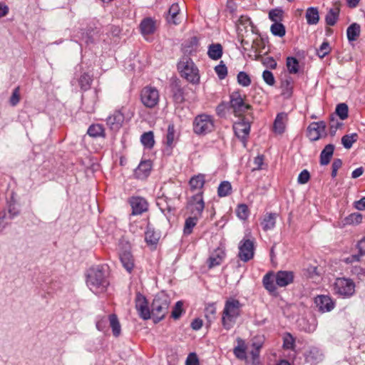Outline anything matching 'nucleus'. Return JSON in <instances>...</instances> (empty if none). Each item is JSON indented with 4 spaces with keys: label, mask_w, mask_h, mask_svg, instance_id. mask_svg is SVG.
I'll return each instance as SVG.
<instances>
[{
    "label": "nucleus",
    "mask_w": 365,
    "mask_h": 365,
    "mask_svg": "<svg viewBox=\"0 0 365 365\" xmlns=\"http://www.w3.org/2000/svg\"><path fill=\"white\" fill-rule=\"evenodd\" d=\"M237 214L240 219L245 220L249 215L247 206L245 204L239 205L237 209Z\"/></svg>",
    "instance_id": "nucleus-63"
},
{
    "label": "nucleus",
    "mask_w": 365,
    "mask_h": 365,
    "mask_svg": "<svg viewBox=\"0 0 365 365\" xmlns=\"http://www.w3.org/2000/svg\"><path fill=\"white\" fill-rule=\"evenodd\" d=\"M237 342L238 344L234 348L233 353L237 359L245 360L247 364V355L246 353L247 346L245 342L241 339H238Z\"/></svg>",
    "instance_id": "nucleus-29"
},
{
    "label": "nucleus",
    "mask_w": 365,
    "mask_h": 365,
    "mask_svg": "<svg viewBox=\"0 0 365 365\" xmlns=\"http://www.w3.org/2000/svg\"><path fill=\"white\" fill-rule=\"evenodd\" d=\"M205 184V175L202 173L192 176L189 180L190 189L192 192L204 191Z\"/></svg>",
    "instance_id": "nucleus-19"
},
{
    "label": "nucleus",
    "mask_w": 365,
    "mask_h": 365,
    "mask_svg": "<svg viewBox=\"0 0 365 365\" xmlns=\"http://www.w3.org/2000/svg\"><path fill=\"white\" fill-rule=\"evenodd\" d=\"M304 356L306 361L310 364L319 363L324 357L322 351L317 347H312L305 353Z\"/></svg>",
    "instance_id": "nucleus-24"
},
{
    "label": "nucleus",
    "mask_w": 365,
    "mask_h": 365,
    "mask_svg": "<svg viewBox=\"0 0 365 365\" xmlns=\"http://www.w3.org/2000/svg\"><path fill=\"white\" fill-rule=\"evenodd\" d=\"M262 78L264 82L269 86H273L275 83V79L273 73L268 70L263 71Z\"/></svg>",
    "instance_id": "nucleus-64"
},
{
    "label": "nucleus",
    "mask_w": 365,
    "mask_h": 365,
    "mask_svg": "<svg viewBox=\"0 0 365 365\" xmlns=\"http://www.w3.org/2000/svg\"><path fill=\"white\" fill-rule=\"evenodd\" d=\"M362 221V215L358 212L351 213L345 218L346 224H359Z\"/></svg>",
    "instance_id": "nucleus-59"
},
{
    "label": "nucleus",
    "mask_w": 365,
    "mask_h": 365,
    "mask_svg": "<svg viewBox=\"0 0 365 365\" xmlns=\"http://www.w3.org/2000/svg\"><path fill=\"white\" fill-rule=\"evenodd\" d=\"M92 81L91 76L88 73H83L78 79V83L82 90L87 91L91 88Z\"/></svg>",
    "instance_id": "nucleus-47"
},
{
    "label": "nucleus",
    "mask_w": 365,
    "mask_h": 365,
    "mask_svg": "<svg viewBox=\"0 0 365 365\" xmlns=\"http://www.w3.org/2000/svg\"><path fill=\"white\" fill-rule=\"evenodd\" d=\"M183 303L182 301H178L175 303L173 309L171 312V317L174 319H178L182 313Z\"/></svg>",
    "instance_id": "nucleus-61"
},
{
    "label": "nucleus",
    "mask_w": 365,
    "mask_h": 365,
    "mask_svg": "<svg viewBox=\"0 0 365 365\" xmlns=\"http://www.w3.org/2000/svg\"><path fill=\"white\" fill-rule=\"evenodd\" d=\"M237 257L244 262L252 259L255 255L254 242L250 239H243L239 243Z\"/></svg>",
    "instance_id": "nucleus-9"
},
{
    "label": "nucleus",
    "mask_w": 365,
    "mask_h": 365,
    "mask_svg": "<svg viewBox=\"0 0 365 365\" xmlns=\"http://www.w3.org/2000/svg\"><path fill=\"white\" fill-rule=\"evenodd\" d=\"M110 327L112 329L113 335L115 337L120 336L121 332V327L118 319V317L115 314H110L108 317Z\"/></svg>",
    "instance_id": "nucleus-37"
},
{
    "label": "nucleus",
    "mask_w": 365,
    "mask_h": 365,
    "mask_svg": "<svg viewBox=\"0 0 365 365\" xmlns=\"http://www.w3.org/2000/svg\"><path fill=\"white\" fill-rule=\"evenodd\" d=\"M180 8L177 3L173 4L169 10H168V21L173 22L174 24H178V22L175 21V18L179 14Z\"/></svg>",
    "instance_id": "nucleus-56"
},
{
    "label": "nucleus",
    "mask_w": 365,
    "mask_h": 365,
    "mask_svg": "<svg viewBox=\"0 0 365 365\" xmlns=\"http://www.w3.org/2000/svg\"><path fill=\"white\" fill-rule=\"evenodd\" d=\"M158 235L150 227L148 224L145 232V240L150 245H155L158 241Z\"/></svg>",
    "instance_id": "nucleus-45"
},
{
    "label": "nucleus",
    "mask_w": 365,
    "mask_h": 365,
    "mask_svg": "<svg viewBox=\"0 0 365 365\" xmlns=\"http://www.w3.org/2000/svg\"><path fill=\"white\" fill-rule=\"evenodd\" d=\"M204 191L197 192L188 200V205L192 207V212L200 217L205 208L203 200Z\"/></svg>",
    "instance_id": "nucleus-14"
},
{
    "label": "nucleus",
    "mask_w": 365,
    "mask_h": 365,
    "mask_svg": "<svg viewBox=\"0 0 365 365\" xmlns=\"http://www.w3.org/2000/svg\"><path fill=\"white\" fill-rule=\"evenodd\" d=\"M339 12L340 9L339 7L329 9L325 16V22L327 25L329 26H334L339 19Z\"/></svg>",
    "instance_id": "nucleus-32"
},
{
    "label": "nucleus",
    "mask_w": 365,
    "mask_h": 365,
    "mask_svg": "<svg viewBox=\"0 0 365 365\" xmlns=\"http://www.w3.org/2000/svg\"><path fill=\"white\" fill-rule=\"evenodd\" d=\"M175 138L176 131L175 128V125L173 123H170L168 126V131L165 141V144L166 145V146L172 149L175 145Z\"/></svg>",
    "instance_id": "nucleus-35"
},
{
    "label": "nucleus",
    "mask_w": 365,
    "mask_h": 365,
    "mask_svg": "<svg viewBox=\"0 0 365 365\" xmlns=\"http://www.w3.org/2000/svg\"><path fill=\"white\" fill-rule=\"evenodd\" d=\"M252 347V349L250 351V356H247L246 365H261L259 353L262 347V343L253 342Z\"/></svg>",
    "instance_id": "nucleus-18"
},
{
    "label": "nucleus",
    "mask_w": 365,
    "mask_h": 365,
    "mask_svg": "<svg viewBox=\"0 0 365 365\" xmlns=\"http://www.w3.org/2000/svg\"><path fill=\"white\" fill-rule=\"evenodd\" d=\"M276 217L277 215L274 213H269L264 216L262 222V228L264 231L272 230L275 227Z\"/></svg>",
    "instance_id": "nucleus-40"
},
{
    "label": "nucleus",
    "mask_w": 365,
    "mask_h": 365,
    "mask_svg": "<svg viewBox=\"0 0 365 365\" xmlns=\"http://www.w3.org/2000/svg\"><path fill=\"white\" fill-rule=\"evenodd\" d=\"M222 46L220 43H212L208 47L207 55L212 60H218L222 56Z\"/></svg>",
    "instance_id": "nucleus-34"
},
{
    "label": "nucleus",
    "mask_w": 365,
    "mask_h": 365,
    "mask_svg": "<svg viewBox=\"0 0 365 365\" xmlns=\"http://www.w3.org/2000/svg\"><path fill=\"white\" fill-rule=\"evenodd\" d=\"M215 71L218 78L221 80L225 78L227 75V68L223 61H221L219 65L215 66Z\"/></svg>",
    "instance_id": "nucleus-60"
},
{
    "label": "nucleus",
    "mask_w": 365,
    "mask_h": 365,
    "mask_svg": "<svg viewBox=\"0 0 365 365\" xmlns=\"http://www.w3.org/2000/svg\"><path fill=\"white\" fill-rule=\"evenodd\" d=\"M125 120L121 109L115 110L106 118V124L111 130L118 131L123 126Z\"/></svg>",
    "instance_id": "nucleus-13"
},
{
    "label": "nucleus",
    "mask_w": 365,
    "mask_h": 365,
    "mask_svg": "<svg viewBox=\"0 0 365 365\" xmlns=\"http://www.w3.org/2000/svg\"><path fill=\"white\" fill-rule=\"evenodd\" d=\"M232 193V185L229 181H222L217 188V195L224 197Z\"/></svg>",
    "instance_id": "nucleus-44"
},
{
    "label": "nucleus",
    "mask_w": 365,
    "mask_h": 365,
    "mask_svg": "<svg viewBox=\"0 0 365 365\" xmlns=\"http://www.w3.org/2000/svg\"><path fill=\"white\" fill-rule=\"evenodd\" d=\"M314 304L321 313L331 312L335 307L332 299L327 295H318L314 298Z\"/></svg>",
    "instance_id": "nucleus-15"
},
{
    "label": "nucleus",
    "mask_w": 365,
    "mask_h": 365,
    "mask_svg": "<svg viewBox=\"0 0 365 365\" xmlns=\"http://www.w3.org/2000/svg\"><path fill=\"white\" fill-rule=\"evenodd\" d=\"M334 151L333 144L327 145L320 153L319 163L321 165H327L330 163Z\"/></svg>",
    "instance_id": "nucleus-28"
},
{
    "label": "nucleus",
    "mask_w": 365,
    "mask_h": 365,
    "mask_svg": "<svg viewBox=\"0 0 365 365\" xmlns=\"http://www.w3.org/2000/svg\"><path fill=\"white\" fill-rule=\"evenodd\" d=\"M170 200H168V198L165 196L158 197L157 201V205L159 207L160 210L163 213H169L174 210V207L170 203Z\"/></svg>",
    "instance_id": "nucleus-39"
},
{
    "label": "nucleus",
    "mask_w": 365,
    "mask_h": 365,
    "mask_svg": "<svg viewBox=\"0 0 365 365\" xmlns=\"http://www.w3.org/2000/svg\"><path fill=\"white\" fill-rule=\"evenodd\" d=\"M355 283L349 278L339 277L336 278L334 285V293L339 297L347 299L351 297L355 293Z\"/></svg>",
    "instance_id": "nucleus-6"
},
{
    "label": "nucleus",
    "mask_w": 365,
    "mask_h": 365,
    "mask_svg": "<svg viewBox=\"0 0 365 365\" xmlns=\"http://www.w3.org/2000/svg\"><path fill=\"white\" fill-rule=\"evenodd\" d=\"M361 33V26L357 23L351 24L346 29V36L348 41H355L359 37Z\"/></svg>",
    "instance_id": "nucleus-33"
},
{
    "label": "nucleus",
    "mask_w": 365,
    "mask_h": 365,
    "mask_svg": "<svg viewBox=\"0 0 365 365\" xmlns=\"http://www.w3.org/2000/svg\"><path fill=\"white\" fill-rule=\"evenodd\" d=\"M173 98L175 103H182L185 101V88H182L180 86L176 84L173 88Z\"/></svg>",
    "instance_id": "nucleus-38"
},
{
    "label": "nucleus",
    "mask_w": 365,
    "mask_h": 365,
    "mask_svg": "<svg viewBox=\"0 0 365 365\" xmlns=\"http://www.w3.org/2000/svg\"><path fill=\"white\" fill-rule=\"evenodd\" d=\"M155 21L150 17L143 19L139 26L140 33L143 36L153 34L155 31Z\"/></svg>",
    "instance_id": "nucleus-22"
},
{
    "label": "nucleus",
    "mask_w": 365,
    "mask_h": 365,
    "mask_svg": "<svg viewBox=\"0 0 365 365\" xmlns=\"http://www.w3.org/2000/svg\"><path fill=\"white\" fill-rule=\"evenodd\" d=\"M295 347V339L290 333H286L283 336V348L293 350Z\"/></svg>",
    "instance_id": "nucleus-54"
},
{
    "label": "nucleus",
    "mask_w": 365,
    "mask_h": 365,
    "mask_svg": "<svg viewBox=\"0 0 365 365\" xmlns=\"http://www.w3.org/2000/svg\"><path fill=\"white\" fill-rule=\"evenodd\" d=\"M282 14L283 11L280 9H272L269 12V18L270 19L271 21H274V23H277L279 21L282 20Z\"/></svg>",
    "instance_id": "nucleus-62"
},
{
    "label": "nucleus",
    "mask_w": 365,
    "mask_h": 365,
    "mask_svg": "<svg viewBox=\"0 0 365 365\" xmlns=\"http://www.w3.org/2000/svg\"><path fill=\"white\" fill-rule=\"evenodd\" d=\"M322 135L323 133L316 126H313L312 123L307 127V137L311 141L318 140Z\"/></svg>",
    "instance_id": "nucleus-48"
},
{
    "label": "nucleus",
    "mask_w": 365,
    "mask_h": 365,
    "mask_svg": "<svg viewBox=\"0 0 365 365\" xmlns=\"http://www.w3.org/2000/svg\"><path fill=\"white\" fill-rule=\"evenodd\" d=\"M20 209L16 200L14 199V195H11L10 200L8 202V216L9 220L14 219L19 215Z\"/></svg>",
    "instance_id": "nucleus-36"
},
{
    "label": "nucleus",
    "mask_w": 365,
    "mask_h": 365,
    "mask_svg": "<svg viewBox=\"0 0 365 365\" xmlns=\"http://www.w3.org/2000/svg\"><path fill=\"white\" fill-rule=\"evenodd\" d=\"M170 302V297L163 292L155 296L151 304V316L154 323H158L165 317Z\"/></svg>",
    "instance_id": "nucleus-3"
},
{
    "label": "nucleus",
    "mask_w": 365,
    "mask_h": 365,
    "mask_svg": "<svg viewBox=\"0 0 365 365\" xmlns=\"http://www.w3.org/2000/svg\"><path fill=\"white\" fill-rule=\"evenodd\" d=\"M225 252L222 249H217L214 253L208 258V267L213 268L222 264L225 257Z\"/></svg>",
    "instance_id": "nucleus-26"
},
{
    "label": "nucleus",
    "mask_w": 365,
    "mask_h": 365,
    "mask_svg": "<svg viewBox=\"0 0 365 365\" xmlns=\"http://www.w3.org/2000/svg\"><path fill=\"white\" fill-rule=\"evenodd\" d=\"M237 82L240 85L247 87L251 84V79L247 73L240 71L237 74Z\"/></svg>",
    "instance_id": "nucleus-57"
},
{
    "label": "nucleus",
    "mask_w": 365,
    "mask_h": 365,
    "mask_svg": "<svg viewBox=\"0 0 365 365\" xmlns=\"http://www.w3.org/2000/svg\"><path fill=\"white\" fill-rule=\"evenodd\" d=\"M215 129V120L212 115L205 113L197 115L192 123V130L197 135H205Z\"/></svg>",
    "instance_id": "nucleus-5"
},
{
    "label": "nucleus",
    "mask_w": 365,
    "mask_h": 365,
    "mask_svg": "<svg viewBox=\"0 0 365 365\" xmlns=\"http://www.w3.org/2000/svg\"><path fill=\"white\" fill-rule=\"evenodd\" d=\"M287 120L288 115L286 113H278L273 124L274 132L277 134H282L285 131Z\"/></svg>",
    "instance_id": "nucleus-20"
},
{
    "label": "nucleus",
    "mask_w": 365,
    "mask_h": 365,
    "mask_svg": "<svg viewBox=\"0 0 365 365\" xmlns=\"http://www.w3.org/2000/svg\"><path fill=\"white\" fill-rule=\"evenodd\" d=\"M270 31L274 36L279 37H282L286 34L285 26L279 22L274 23L270 27Z\"/></svg>",
    "instance_id": "nucleus-51"
},
{
    "label": "nucleus",
    "mask_w": 365,
    "mask_h": 365,
    "mask_svg": "<svg viewBox=\"0 0 365 365\" xmlns=\"http://www.w3.org/2000/svg\"><path fill=\"white\" fill-rule=\"evenodd\" d=\"M123 267L130 273L134 268V258L130 250H124L119 254Z\"/></svg>",
    "instance_id": "nucleus-23"
},
{
    "label": "nucleus",
    "mask_w": 365,
    "mask_h": 365,
    "mask_svg": "<svg viewBox=\"0 0 365 365\" xmlns=\"http://www.w3.org/2000/svg\"><path fill=\"white\" fill-rule=\"evenodd\" d=\"M140 98L141 103L145 108H153L159 103V92L154 87L145 86L140 91Z\"/></svg>",
    "instance_id": "nucleus-8"
},
{
    "label": "nucleus",
    "mask_w": 365,
    "mask_h": 365,
    "mask_svg": "<svg viewBox=\"0 0 365 365\" xmlns=\"http://www.w3.org/2000/svg\"><path fill=\"white\" fill-rule=\"evenodd\" d=\"M135 309L140 317L144 320L152 318L151 309L148 307V302L145 297L138 292L135 299Z\"/></svg>",
    "instance_id": "nucleus-11"
},
{
    "label": "nucleus",
    "mask_w": 365,
    "mask_h": 365,
    "mask_svg": "<svg viewBox=\"0 0 365 365\" xmlns=\"http://www.w3.org/2000/svg\"><path fill=\"white\" fill-rule=\"evenodd\" d=\"M349 108L346 103H339L336 106L335 113L341 120L348 118Z\"/></svg>",
    "instance_id": "nucleus-52"
},
{
    "label": "nucleus",
    "mask_w": 365,
    "mask_h": 365,
    "mask_svg": "<svg viewBox=\"0 0 365 365\" xmlns=\"http://www.w3.org/2000/svg\"><path fill=\"white\" fill-rule=\"evenodd\" d=\"M182 46L184 53L192 55L197 51L199 41L197 37L193 36L185 41Z\"/></svg>",
    "instance_id": "nucleus-25"
},
{
    "label": "nucleus",
    "mask_w": 365,
    "mask_h": 365,
    "mask_svg": "<svg viewBox=\"0 0 365 365\" xmlns=\"http://www.w3.org/2000/svg\"><path fill=\"white\" fill-rule=\"evenodd\" d=\"M250 123L245 120L243 117L240 120L236 122L233 125V130L235 135L242 141L244 147H246L247 138L250 132Z\"/></svg>",
    "instance_id": "nucleus-10"
},
{
    "label": "nucleus",
    "mask_w": 365,
    "mask_h": 365,
    "mask_svg": "<svg viewBox=\"0 0 365 365\" xmlns=\"http://www.w3.org/2000/svg\"><path fill=\"white\" fill-rule=\"evenodd\" d=\"M245 96H242L240 91L232 92L230 95L229 108L232 110L236 116L243 115L244 113L252 109L250 104L245 101Z\"/></svg>",
    "instance_id": "nucleus-7"
},
{
    "label": "nucleus",
    "mask_w": 365,
    "mask_h": 365,
    "mask_svg": "<svg viewBox=\"0 0 365 365\" xmlns=\"http://www.w3.org/2000/svg\"><path fill=\"white\" fill-rule=\"evenodd\" d=\"M152 163L150 160L141 161L134 170V176L138 180L146 179L151 171Z\"/></svg>",
    "instance_id": "nucleus-16"
},
{
    "label": "nucleus",
    "mask_w": 365,
    "mask_h": 365,
    "mask_svg": "<svg viewBox=\"0 0 365 365\" xmlns=\"http://www.w3.org/2000/svg\"><path fill=\"white\" fill-rule=\"evenodd\" d=\"M110 269L107 264H98L88 269L86 274V284L95 294L106 291L110 284Z\"/></svg>",
    "instance_id": "nucleus-1"
},
{
    "label": "nucleus",
    "mask_w": 365,
    "mask_h": 365,
    "mask_svg": "<svg viewBox=\"0 0 365 365\" xmlns=\"http://www.w3.org/2000/svg\"><path fill=\"white\" fill-rule=\"evenodd\" d=\"M305 17L309 25H316L319 21V10L317 7H309L306 11Z\"/></svg>",
    "instance_id": "nucleus-31"
},
{
    "label": "nucleus",
    "mask_w": 365,
    "mask_h": 365,
    "mask_svg": "<svg viewBox=\"0 0 365 365\" xmlns=\"http://www.w3.org/2000/svg\"><path fill=\"white\" fill-rule=\"evenodd\" d=\"M331 51V47L328 41H324L317 49V53L320 58H323Z\"/></svg>",
    "instance_id": "nucleus-58"
},
{
    "label": "nucleus",
    "mask_w": 365,
    "mask_h": 365,
    "mask_svg": "<svg viewBox=\"0 0 365 365\" xmlns=\"http://www.w3.org/2000/svg\"><path fill=\"white\" fill-rule=\"evenodd\" d=\"M276 284L280 287H286L294 281V272L292 271H278L274 275Z\"/></svg>",
    "instance_id": "nucleus-17"
},
{
    "label": "nucleus",
    "mask_w": 365,
    "mask_h": 365,
    "mask_svg": "<svg viewBox=\"0 0 365 365\" xmlns=\"http://www.w3.org/2000/svg\"><path fill=\"white\" fill-rule=\"evenodd\" d=\"M98 31L97 28L95 29H89L86 32L82 34V40L86 44L93 43L95 41V36L97 35Z\"/></svg>",
    "instance_id": "nucleus-49"
},
{
    "label": "nucleus",
    "mask_w": 365,
    "mask_h": 365,
    "mask_svg": "<svg viewBox=\"0 0 365 365\" xmlns=\"http://www.w3.org/2000/svg\"><path fill=\"white\" fill-rule=\"evenodd\" d=\"M21 98V88L20 86H17L13 90L12 94L9 98V103L11 106L14 107L19 104Z\"/></svg>",
    "instance_id": "nucleus-55"
},
{
    "label": "nucleus",
    "mask_w": 365,
    "mask_h": 365,
    "mask_svg": "<svg viewBox=\"0 0 365 365\" xmlns=\"http://www.w3.org/2000/svg\"><path fill=\"white\" fill-rule=\"evenodd\" d=\"M242 304L235 298H229L225 302L222 313V325L226 330L231 329L241 315Z\"/></svg>",
    "instance_id": "nucleus-2"
},
{
    "label": "nucleus",
    "mask_w": 365,
    "mask_h": 365,
    "mask_svg": "<svg viewBox=\"0 0 365 365\" xmlns=\"http://www.w3.org/2000/svg\"><path fill=\"white\" fill-rule=\"evenodd\" d=\"M87 134L92 138H103L106 136V130L103 125L100 123L91 124L87 130Z\"/></svg>",
    "instance_id": "nucleus-27"
},
{
    "label": "nucleus",
    "mask_w": 365,
    "mask_h": 365,
    "mask_svg": "<svg viewBox=\"0 0 365 365\" xmlns=\"http://www.w3.org/2000/svg\"><path fill=\"white\" fill-rule=\"evenodd\" d=\"M280 88L282 90L281 95L284 98V99L290 98L293 94V78L291 76H286L281 81Z\"/></svg>",
    "instance_id": "nucleus-21"
},
{
    "label": "nucleus",
    "mask_w": 365,
    "mask_h": 365,
    "mask_svg": "<svg viewBox=\"0 0 365 365\" xmlns=\"http://www.w3.org/2000/svg\"><path fill=\"white\" fill-rule=\"evenodd\" d=\"M329 134L331 136L335 135L336 130L343 125L341 121L338 120L334 114L329 116Z\"/></svg>",
    "instance_id": "nucleus-46"
},
{
    "label": "nucleus",
    "mask_w": 365,
    "mask_h": 365,
    "mask_svg": "<svg viewBox=\"0 0 365 365\" xmlns=\"http://www.w3.org/2000/svg\"><path fill=\"white\" fill-rule=\"evenodd\" d=\"M286 65L289 73L291 74H296L299 71V61L295 57H287Z\"/></svg>",
    "instance_id": "nucleus-43"
},
{
    "label": "nucleus",
    "mask_w": 365,
    "mask_h": 365,
    "mask_svg": "<svg viewBox=\"0 0 365 365\" xmlns=\"http://www.w3.org/2000/svg\"><path fill=\"white\" fill-rule=\"evenodd\" d=\"M274 276L272 272L267 273L262 279V283L264 287L270 293L273 294L276 292L277 287L274 283Z\"/></svg>",
    "instance_id": "nucleus-30"
},
{
    "label": "nucleus",
    "mask_w": 365,
    "mask_h": 365,
    "mask_svg": "<svg viewBox=\"0 0 365 365\" xmlns=\"http://www.w3.org/2000/svg\"><path fill=\"white\" fill-rule=\"evenodd\" d=\"M140 141L145 148L151 149L155 145L154 133L153 131L144 133L140 137Z\"/></svg>",
    "instance_id": "nucleus-41"
},
{
    "label": "nucleus",
    "mask_w": 365,
    "mask_h": 365,
    "mask_svg": "<svg viewBox=\"0 0 365 365\" xmlns=\"http://www.w3.org/2000/svg\"><path fill=\"white\" fill-rule=\"evenodd\" d=\"M96 98H97V94H96V92H95L92 96V100L91 101H88L87 99H85L84 98H82L83 106L84 107V109L86 113H94L95 105L96 103Z\"/></svg>",
    "instance_id": "nucleus-50"
},
{
    "label": "nucleus",
    "mask_w": 365,
    "mask_h": 365,
    "mask_svg": "<svg viewBox=\"0 0 365 365\" xmlns=\"http://www.w3.org/2000/svg\"><path fill=\"white\" fill-rule=\"evenodd\" d=\"M358 135L356 133H352L351 135H345L341 138V143L344 147L346 149L351 148L354 143L357 140Z\"/></svg>",
    "instance_id": "nucleus-53"
},
{
    "label": "nucleus",
    "mask_w": 365,
    "mask_h": 365,
    "mask_svg": "<svg viewBox=\"0 0 365 365\" xmlns=\"http://www.w3.org/2000/svg\"><path fill=\"white\" fill-rule=\"evenodd\" d=\"M128 202L132 209L131 215H140L148 210V202L144 197L132 196Z\"/></svg>",
    "instance_id": "nucleus-12"
},
{
    "label": "nucleus",
    "mask_w": 365,
    "mask_h": 365,
    "mask_svg": "<svg viewBox=\"0 0 365 365\" xmlns=\"http://www.w3.org/2000/svg\"><path fill=\"white\" fill-rule=\"evenodd\" d=\"M198 217V215H195L194 217H189L185 220L183 230L185 235H189L192 232L193 228L197 225Z\"/></svg>",
    "instance_id": "nucleus-42"
},
{
    "label": "nucleus",
    "mask_w": 365,
    "mask_h": 365,
    "mask_svg": "<svg viewBox=\"0 0 365 365\" xmlns=\"http://www.w3.org/2000/svg\"><path fill=\"white\" fill-rule=\"evenodd\" d=\"M178 70L181 77L185 78L190 83L192 84L200 83L199 70L190 58L187 56L181 58L178 63Z\"/></svg>",
    "instance_id": "nucleus-4"
}]
</instances>
